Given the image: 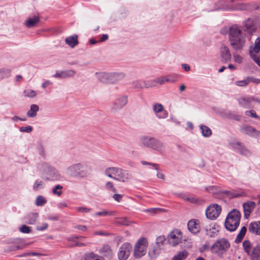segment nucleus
Listing matches in <instances>:
<instances>
[{"label":"nucleus","mask_w":260,"mask_h":260,"mask_svg":"<svg viewBox=\"0 0 260 260\" xmlns=\"http://www.w3.org/2000/svg\"><path fill=\"white\" fill-rule=\"evenodd\" d=\"M220 32L222 35L228 34L230 44L234 50H241L245 46L246 42V35L241 26L234 24L229 27L221 29Z\"/></svg>","instance_id":"nucleus-1"},{"label":"nucleus","mask_w":260,"mask_h":260,"mask_svg":"<svg viewBox=\"0 0 260 260\" xmlns=\"http://www.w3.org/2000/svg\"><path fill=\"white\" fill-rule=\"evenodd\" d=\"M231 246L228 239L224 238L216 240L210 247V251L219 258H222Z\"/></svg>","instance_id":"nucleus-2"},{"label":"nucleus","mask_w":260,"mask_h":260,"mask_svg":"<svg viewBox=\"0 0 260 260\" xmlns=\"http://www.w3.org/2000/svg\"><path fill=\"white\" fill-rule=\"evenodd\" d=\"M38 169L45 176V179L46 180L58 181L61 178L59 171L47 163L39 164L38 165Z\"/></svg>","instance_id":"nucleus-3"},{"label":"nucleus","mask_w":260,"mask_h":260,"mask_svg":"<svg viewBox=\"0 0 260 260\" xmlns=\"http://www.w3.org/2000/svg\"><path fill=\"white\" fill-rule=\"evenodd\" d=\"M240 219V212L236 209H233L226 217L224 223L225 228L230 232L235 231L239 225Z\"/></svg>","instance_id":"nucleus-4"},{"label":"nucleus","mask_w":260,"mask_h":260,"mask_svg":"<svg viewBox=\"0 0 260 260\" xmlns=\"http://www.w3.org/2000/svg\"><path fill=\"white\" fill-rule=\"evenodd\" d=\"M148 242L146 238H141L136 243L134 251V255L137 258H139L144 255L147 251Z\"/></svg>","instance_id":"nucleus-5"},{"label":"nucleus","mask_w":260,"mask_h":260,"mask_svg":"<svg viewBox=\"0 0 260 260\" xmlns=\"http://www.w3.org/2000/svg\"><path fill=\"white\" fill-rule=\"evenodd\" d=\"M253 9L260 10V7L254 3H243L238 0H234V2L233 4L232 3V10L250 11Z\"/></svg>","instance_id":"nucleus-6"},{"label":"nucleus","mask_w":260,"mask_h":260,"mask_svg":"<svg viewBox=\"0 0 260 260\" xmlns=\"http://www.w3.org/2000/svg\"><path fill=\"white\" fill-rule=\"evenodd\" d=\"M230 147L235 150L237 152L243 155H248L250 151L245 146L235 139H231L229 141Z\"/></svg>","instance_id":"nucleus-7"},{"label":"nucleus","mask_w":260,"mask_h":260,"mask_svg":"<svg viewBox=\"0 0 260 260\" xmlns=\"http://www.w3.org/2000/svg\"><path fill=\"white\" fill-rule=\"evenodd\" d=\"M91 170V167L83 162L77 163V178H85L90 175Z\"/></svg>","instance_id":"nucleus-8"},{"label":"nucleus","mask_w":260,"mask_h":260,"mask_svg":"<svg viewBox=\"0 0 260 260\" xmlns=\"http://www.w3.org/2000/svg\"><path fill=\"white\" fill-rule=\"evenodd\" d=\"M152 109L155 116L158 119H166L168 117V112L161 104L154 103L152 105Z\"/></svg>","instance_id":"nucleus-9"},{"label":"nucleus","mask_w":260,"mask_h":260,"mask_svg":"<svg viewBox=\"0 0 260 260\" xmlns=\"http://www.w3.org/2000/svg\"><path fill=\"white\" fill-rule=\"evenodd\" d=\"M132 250V246L128 243H124L120 247L118 252L119 260H126Z\"/></svg>","instance_id":"nucleus-10"},{"label":"nucleus","mask_w":260,"mask_h":260,"mask_svg":"<svg viewBox=\"0 0 260 260\" xmlns=\"http://www.w3.org/2000/svg\"><path fill=\"white\" fill-rule=\"evenodd\" d=\"M128 102V97L123 95L118 98L111 106L110 110L112 112H115L122 109Z\"/></svg>","instance_id":"nucleus-11"},{"label":"nucleus","mask_w":260,"mask_h":260,"mask_svg":"<svg viewBox=\"0 0 260 260\" xmlns=\"http://www.w3.org/2000/svg\"><path fill=\"white\" fill-rule=\"evenodd\" d=\"M221 211V208L217 204L209 206L206 210V215L207 218L211 220L215 219L218 217Z\"/></svg>","instance_id":"nucleus-12"},{"label":"nucleus","mask_w":260,"mask_h":260,"mask_svg":"<svg viewBox=\"0 0 260 260\" xmlns=\"http://www.w3.org/2000/svg\"><path fill=\"white\" fill-rule=\"evenodd\" d=\"M182 237L181 232L179 230H175L168 235V241L170 245L175 246L181 242Z\"/></svg>","instance_id":"nucleus-13"},{"label":"nucleus","mask_w":260,"mask_h":260,"mask_svg":"<svg viewBox=\"0 0 260 260\" xmlns=\"http://www.w3.org/2000/svg\"><path fill=\"white\" fill-rule=\"evenodd\" d=\"M260 49V38H257L254 42L253 47H250L249 54L251 57L254 62L260 67V57L257 56L255 54L257 53Z\"/></svg>","instance_id":"nucleus-14"},{"label":"nucleus","mask_w":260,"mask_h":260,"mask_svg":"<svg viewBox=\"0 0 260 260\" xmlns=\"http://www.w3.org/2000/svg\"><path fill=\"white\" fill-rule=\"evenodd\" d=\"M238 102L240 106L245 109L251 108L252 107V104L254 102L258 104H260V101L258 99L252 96L241 97L238 99Z\"/></svg>","instance_id":"nucleus-15"},{"label":"nucleus","mask_w":260,"mask_h":260,"mask_svg":"<svg viewBox=\"0 0 260 260\" xmlns=\"http://www.w3.org/2000/svg\"><path fill=\"white\" fill-rule=\"evenodd\" d=\"M76 74V71L73 70H66L63 71H57L53 77L59 79H66L74 77Z\"/></svg>","instance_id":"nucleus-16"},{"label":"nucleus","mask_w":260,"mask_h":260,"mask_svg":"<svg viewBox=\"0 0 260 260\" xmlns=\"http://www.w3.org/2000/svg\"><path fill=\"white\" fill-rule=\"evenodd\" d=\"M219 54L222 61H230L231 59V54L229 47L224 44H222L220 47Z\"/></svg>","instance_id":"nucleus-17"},{"label":"nucleus","mask_w":260,"mask_h":260,"mask_svg":"<svg viewBox=\"0 0 260 260\" xmlns=\"http://www.w3.org/2000/svg\"><path fill=\"white\" fill-rule=\"evenodd\" d=\"M240 132L243 134L253 137H260V132L249 125H243L240 127Z\"/></svg>","instance_id":"nucleus-18"},{"label":"nucleus","mask_w":260,"mask_h":260,"mask_svg":"<svg viewBox=\"0 0 260 260\" xmlns=\"http://www.w3.org/2000/svg\"><path fill=\"white\" fill-rule=\"evenodd\" d=\"M133 84L134 87L139 89L148 88L156 86V84H153V80L150 81H136L133 82Z\"/></svg>","instance_id":"nucleus-19"},{"label":"nucleus","mask_w":260,"mask_h":260,"mask_svg":"<svg viewBox=\"0 0 260 260\" xmlns=\"http://www.w3.org/2000/svg\"><path fill=\"white\" fill-rule=\"evenodd\" d=\"M255 207V203L254 202L248 201L243 205V210L244 212V217L247 219Z\"/></svg>","instance_id":"nucleus-20"},{"label":"nucleus","mask_w":260,"mask_h":260,"mask_svg":"<svg viewBox=\"0 0 260 260\" xmlns=\"http://www.w3.org/2000/svg\"><path fill=\"white\" fill-rule=\"evenodd\" d=\"M244 31L252 34L256 29V26L254 24L252 19L248 18L243 22Z\"/></svg>","instance_id":"nucleus-21"},{"label":"nucleus","mask_w":260,"mask_h":260,"mask_svg":"<svg viewBox=\"0 0 260 260\" xmlns=\"http://www.w3.org/2000/svg\"><path fill=\"white\" fill-rule=\"evenodd\" d=\"M99 253L108 259H111L113 256V251L110 246L104 245L100 250Z\"/></svg>","instance_id":"nucleus-22"},{"label":"nucleus","mask_w":260,"mask_h":260,"mask_svg":"<svg viewBox=\"0 0 260 260\" xmlns=\"http://www.w3.org/2000/svg\"><path fill=\"white\" fill-rule=\"evenodd\" d=\"M188 230L193 234H197L200 230L199 221L195 219H192L188 221L187 224Z\"/></svg>","instance_id":"nucleus-23"},{"label":"nucleus","mask_w":260,"mask_h":260,"mask_svg":"<svg viewBox=\"0 0 260 260\" xmlns=\"http://www.w3.org/2000/svg\"><path fill=\"white\" fill-rule=\"evenodd\" d=\"M95 76L101 82H111V73L96 72Z\"/></svg>","instance_id":"nucleus-24"},{"label":"nucleus","mask_w":260,"mask_h":260,"mask_svg":"<svg viewBox=\"0 0 260 260\" xmlns=\"http://www.w3.org/2000/svg\"><path fill=\"white\" fill-rule=\"evenodd\" d=\"M153 84H159L160 85H162L166 82H171L174 83L176 82V80L173 78H172L171 75H168L165 77H161L159 78H156L153 80Z\"/></svg>","instance_id":"nucleus-25"},{"label":"nucleus","mask_w":260,"mask_h":260,"mask_svg":"<svg viewBox=\"0 0 260 260\" xmlns=\"http://www.w3.org/2000/svg\"><path fill=\"white\" fill-rule=\"evenodd\" d=\"M151 149L162 153L165 152V146L162 142L155 138Z\"/></svg>","instance_id":"nucleus-26"},{"label":"nucleus","mask_w":260,"mask_h":260,"mask_svg":"<svg viewBox=\"0 0 260 260\" xmlns=\"http://www.w3.org/2000/svg\"><path fill=\"white\" fill-rule=\"evenodd\" d=\"M154 139L153 137L144 136L141 137L140 142L143 146L151 149Z\"/></svg>","instance_id":"nucleus-27"},{"label":"nucleus","mask_w":260,"mask_h":260,"mask_svg":"<svg viewBox=\"0 0 260 260\" xmlns=\"http://www.w3.org/2000/svg\"><path fill=\"white\" fill-rule=\"evenodd\" d=\"M248 230L249 232L260 236V221L250 223Z\"/></svg>","instance_id":"nucleus-28"},{"label":"nucleus","mask_w":260,"mask_h":260,"mask_svg":"<svg viewBox=\"0 0 260 260\" xmlns=\"http://www.w3.org/2000/svg\"><path fill=\"white\" fill-rule=\"evenodd\" d=\"M234 0H221L217 3L219 9L224 10H232V3Z\"/></svg>","instance_id":"nucleus-29"},{"label":"nucleus","mask_w":260,"mask_h":260,"mask_svg":"<svg viewBox=\"0 0 260 260\" xmlns=\"http://www.w3.org/2000/svg\"><path fill=\"white\" fill-rule=\"evenodd\" d=\"M65 173L71 177L77 178V163L67 167Z\"/></svg>","instance_id":"nucleus-30"},{"label":"nucleus","mask_w":260,"mask_h":260,"mask_svg":"<svg viewBox=\"0 0 260 260\" xmlns=\"http://www.w3.org/2000/svg\"><path fill=\"white\" fill-rule=\"evenodd\" d=\"M65 42L71 48H74L78 44V36L77 35H74L67 37L65 39Z\"/></svg>","instance_id":"nucleus-31"},{"label":"nucleus","mask_w":260,"mask_h":260,"mask_svg":"<svg viewBox=\"0 0 260 260\" xmlns=\"http://www.w3.org/2000/svg\"><path fill=\"white\" fill-rule=\"evenodd\" d=\"M132 175L125 170H123L122 173L118 178L115 177L114 180L122 181L123 182H127L132 179Z\"/></svg>","instance_id":"nucleus-32"},{"label":"nucleus","mask_w":260,"mask_h":260,"mask_svg":"<svg viewBox=\"0 0 260 260\" xmlns=\"http://www.w3.org/2000/svg\"><path fill=\"white\" fill-rule=\"evenodd\" d=\"M39 21V17L35 16L27 19L24 22V25L28 28H31L34 27Z\"/></svg>","instance_id":"nucleus-33"},{"label":"nucleus","mask_w":260,"mask_h":260,"mask_svg":"<svg viewBox=\"0 0 260 260\" xmlns=\"http://www.w3.org/2000/svg\"><path fill=\"white\" fill-rule=\"evenodd\" d=\"M39 110V107L36 104H32L30 106V109L26 113L27 117L34 118L37 116V112Z\"/></svg>","instance_id":"nucleus-34"},{"label":"nucleus","mask_w":260,"mask_h":260,"mask_svg":"<svg viewBox=\"0 0 260 260\" xmlns=\"http://www.w3.org/2000/svg\"><path fill=\"white\" fill-rule=\"evenodd\" d=\"M84 260H105L103 256L98 255L93 252L87 253L84 254Z\"/></svg>","instance_id":"nucleus-35"},{"label":"nucleus","mask_w":260,"mask_h":260,"mask_svg":"<svg viewBox=\"0 0 260 260\" xmlns=\"http://www.w3.org/2000/svg\"><path fill=\"white\" fill-rule=\"evenodd\" d=\"M249 256L252 260H260V244L253 248Z\"/></svg>","instance_id":"nucleus-36"},{"label":"nucleus","mask_w":260,"mask_h":260,"mask_svg":"<svg viewBox=\"0 0 260 260\" xmlns=\"http://www.w3.org/2000/svg\"><path fill=\"white\" fill-rule=\"evenodd\" d=\"M38 218V214L37 213H31L29 214L25 217V222L28 224H34Z\"/></svg>","instance_id":"nucleus-37"},{"label":"nucleus","mask_w":260,"mask_h":260,"mask_svg":"<svg viewBox=\"0 0 260 260\" xmlns=\"http://www.w3.org/2000/svg\"><path fill=\"white\" fill-rule=\"evenodd\" d=\"M242 245L245 252L249 256L254 247L249 240L244 241Z\"/></svg>","instance_id":"nucleus-38"},{"label":"nucleus","mask_w":260,"mask_h":260,"mask_svg":"<svg viewBox=\"0 0 260 260\" xmlns=\"http://www.w3.org/2000/svg\"><path fill=\"white\" fill-rule=\"evenodd\" d=\"M111 82L120 80L125 77V73L123 72L111 73Z\"/></svg>","instance_id":"nucleus-39"},{"label":"nucleus","mask_w":260,"mask_h":260,"mask_svg":"<svg viewBox=\"0 0 260 260\" xmlns=\"http://www.w3.org/2000/svg\"><path fill=\"white\" fill-rule=\"evenodd\" d=\"M11 70L8 68L0 69V80L7 78L11 76Z\"/></svg>","instance_id":"nucleus-40"},{"label":"nucleus","mask_w":260,"mask_h":260,"mask_svg":"<svg viewBox=\"0 0 260 260\" xmlns=\"http://www.w3.org/2000/svg\"><path fill=\"white\" fill-rule=\"evenodd\" d=\"M117 167H109L105 169V174L106 175L108 176L110 178H111L114 179L115 177V176L116 175Z\"/></svg>","instance_id":"nucleus-41"},{"label":"nucleus","mask_w":260,"mask_h":260,"mask_svg":"<svg viewBox=\"0 0 260 260\" xmlns=\"http://www.w3.org/2000/svg\"><path fill=\"white\" fill-rule=\"evenodd\" d=\"M45 183L43 181L37 179L34 182L32 188L35 191H38L43 189L45 187Z\"/></svg>","instance_id":"nucleus-42"},{"label":"nucleus","mask_w":260,"mask_h":260,"mask_svg":"<svg viewBox=\"0 0 260 260\" xmlns=\"http://www.w3.org/2000/svg\"><path fill=\"white\" fill-rule=\"evenodd\" d=\"M202 136L204 137H209L212 135L211 129L208 126L204 125L200 126Z\"/></svg>","instance_id":"nucleus-43"},{"label":"nucleus","mask_w":260,"mask_h":260,"mask_svg":"<svg viewBox=\"0 0 260 260\" xmlns=\"http://www.w3.org/2000/svg\"><path fill=\"white\" fill-rule=\"evenodd\" d=\"M223 193L228 196L229 198H232L246 196V193L244 192L238 193L235 192H233L229 190H224L223 191Z\"/></svg>","instance_id":"nucleus-44"},{"label":"nucleus","mask_w":260,"mask_h":260,"mask_svg":"<svg viewBox=\"0 0 260 260\" xmlns=\"http://www.w3.org/2000/svg\"><path fill=\"white\" fill-rule=\"evenodd\" d=\"M247 231V228L246 226H242L238 234L237 238L235 239V242L236 243H239L241 241V240L244 238V236L245 235L246 232Z\"/></svg>","instance_id":"nucleus-45"},{"label":"nucleus","mask_w":260,"mask_h":260,"mask_svg":"<svg viewBox=\"0 0 260 260\" xmlns=\"http://www.w3.org/2000/svg\"><path fill=\"white\" fill-rule=\"evenodd\" d=\"M114 212L113 211H108L106 210H102L99 212H96L92 214V217H97L98 216H112L113 215Z\"/></svg>","instance_id":"nucleus-46"},{"label":"nucleus","mask_w":260,"mask_h":260,"mask_svg":"<svg viewBox=\"0 0 260 260\" xmlns=\"http://www.w3.org/2000/svg\"><path fill=\"white\" fill-rule=\"evenodd\" d=\"M47 203V199L43 196H38L35 201V205L37 206H42Z\"/></svg>","instance_id":"nucleus-47"},{"label":"nucleus","mask_w":260,"mask_h":260,"mask_svg":"<svg viewBox=\"0 0 260 260\" xmlns=\"http://www.w3.org/2000/svg\"><path fill=\"white\" fill-rule=\"evenodd\" d=\"M23 93L25 97L29 98H34L37 96L36 91L30 89H27L24 90L23 92Z\"/></svg>","instance_id":"nucleus-48"},{"label":"nucleus","mask_w":260,"mask_h":260,"mask_svg":"<svg viewBox=\"0 0 260 260\" xmlns=\"http://www.w3.org/2000/svg\"><path fill=\"white\" fill-rule=\"evenodd\" d=\"M188 255L186 250L179 252L176 255L174 256L172 260H182L185 258Z\"/></svg>","instance_id":"nucleus-49"},{"label":"nucleus","mask_w":260,"mask_h":260,"mask_svg":"<svg viewBox=\"0 0 260 260\" xmlns=\"http://www.w3.org/2000/svg\"><path fill=\"white\" fill-rule=\"evenodd\" d=\"M224 116L227 118L235 119L237 120H240L239 116L236 115L230 111H226L224 114Z\"/></svg>","instance_id":"nucleus-50"},{"label":"nucleus","mask_w":260,"mask_h":260,"mask_svg":"<svg viewBox=\"0 0 260 260\" xmlns=\"http://www.w3.org/2000/svg\"><path fill=\"white\" fill-rule=\"evenodd\" d=\"M62 188L63 187L61 185L59 184L56 185L53 187L52 192L54 194H56L58 196H60L62 193L61 190Z\"/></svg>","instance_id":"nucleus-51"},{"label":"nucleus","mask_w":260,"mask_h":260,"mask_svg":"<svg viewBox=\"0 0 260 260\" xmlns=\"http://www.w3.org/2000/svg\"><path fill=\"white\" fill-rule=\"evenodd\" d=\"M249 83V79L248 77H247V78H246L245 79H244L243 80L238 81L236 82L235 84L238 86L243 87V86H246Z\"/></svg>","instance_id":"nucleus-52"},{"label":"nucleus","mask_w":260,"mask_h":260,"mask_svg":"<svg viewBox=\"0 0 260 260\" xmlns=\"http://www.w3.org/2000/svg\"><path fill=\"white\" fill-rule=\"evenodd\" d=\"M180 197L182 199L186 200L190 203H195L196 202V199L193 197L192 196H188L187 194H182L180 195Z\"/></svg>","instance_id":"nucleus-53"},{"label":"nucleus","mask_w":260,"mask_h":260,"mask_svg":"<svg viewBox=\"0 0 260 260\" xmlns=\"http://www.w3.org/2000/svg\"><path fill=\"white\" fill-rule=\"evenodd\" d=\"M20 232L24 234H28L31 232V228L26 225H22L19 228Z\"/></svg>","instance_id":"nucleus-54"},{"label":"nucleus","mask_w":260,"mask_h":260,"mask_svg":"<svg viewBox=\"0 0 260 260\" xmlns=\"http://www.w3.org/2000/svg\"><path fill=\"white\" fill-rule=\"evenodd\" d=\"M76 210L79 213H89L91 211V209L85 207H77Z\"/></svg>","instance_id":"nucleus-55"},{"label":"nucleus","mask_w":260,"mask_h":260,"mask_svg":"<svg viewBox=\"0 0 260 260\" xmlns=\"http://www.w3.org/2000/svg\"><path fill=\"white\" fill-rule=\"evenodd\" d=\"M20 131L22 133H30L32 131L33 128L31 126H22L20 128Z\"/></svg>","instance_id":"nucleus-56"},{"label":"nucleus","mask_w":260,"mask_h":260,"mask_svg":"<svg viewBox=\"0 0 260 260\" xmlns=\"http://www.w3.org/2000/svg\"><path fill=\"white\" fill-rule=\"evenodd\" d=\"M245 114L246 116H250L255 118L260 119V116L257 115L254 110L246 111L245 112Z\"/></svg>","instance_id":"nucleus-57"},{"label":"nucleus","mask_w":260,"mask_h":260,"mask_svg":"<svg viewBox=\"0 0 260 260\" xmlns=\"http://www.w3.org/2000/svg\"><path fill=\"white\" fill-rule=\"evenodd\" d=\"M37 149L40 155L44 156L45 153V150L44 146L41 143H39L37 146Z\"/></svg>","instance_id":"nucleus-58"},{"label":"nucleus","mask_w":260,"mask_h":260,"mask_svg":"<svg viewBox=\"0 0 260 260\" xmlns=\"http://www.w3.org/2000/svg\"><path fill=\"white\" fill-rule=\"evenodd\" d=\"M166 241V238L165 236H160L158 237L156 239V243L158 246H160L161 245H163L164 242Z\"/></svg>","instance_id":"nucleus-59"},{"label":"nucleus","mask_w":260,"mask_h":260,"mask_svg":"<svg viewBox=\"0 0 260 260\" xmlns=\"http://www.w3.org/2000/svg\"><path fill=\"white\" fill-rule=\"evenodd\" d=\"M105 187L107 189L111 190L112 192H115L116 190L114 187L113 183L111 182H108L105 184Z\"/></svg>","instance_id":"nucleus-60"},{"label":"nucleus","mask_w":260,"mask_h":260,"mask_svg":"<svg viewBox=\"0 0 260 260\" xmlns=\"http://www.w3.org/2000/svg\"><path fill=\"white\" fill-rule=\"evenodd\" d=\"M233 57H234L235 62H236L238 63H242L243 58L240 55H239L237 54H234L233 55Z\"/></svg>","instance_id":"nucleus-61"},{"label":"nucleus","mask_w":260,"mask_h":260,"mask_svg":"<svg viewBox=\"0 0 260 260\" xmlns=\"http://www.w3.org/2000/svg\"><path fill=\"white\" fill-rule=\"evenodd\" d=\"M210 247L208 244H204L200 247V251L202 252L207 251L210 250Z\"/></svg>","instance_id":"nucleus-62"},{"label":"nucleus","mask_w":260,"mask_h":260,"mask_svg":"<svg viewBox=\"0 0 260 260\" xmlns=\"http://www.w3.org/2000/svg\"><path fill=\"white\" fill-rule=\"evenodd\" d=\"M48 224L47 223H43L41 225H38L36 227L37 231H44L48 228Z\"/></svg>","instance_id":"nucleus-63"},{"label":"nucleus","mask_w":260,"mask_h":260,"mask_svg":"<svg viewBox=\"0 0 260 260\" xmlns=\"http://www.w3.org/2000/svg\"><path fill=\"white\" fill-rule=\"evenodd\" d=\"M118 223L123 225H128L129 224L128 221L125 218L120 219Z\"/></svg>","instance_id":"nucleus-64"}]
</instances>
